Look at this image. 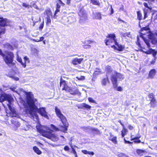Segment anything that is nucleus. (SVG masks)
<instances>
[{"mask_svg": "<svg viewBox=\"0 0 157 157\" xmlns=\"http://www.w3.org/2000/svg\"><path fill=\"white\" fill-rule=\"evenodd\" d=\"M24 93L26 95L27 102L29 107L30 117L34 121H37L39 120V117L36 113L37 112L41 116L48 119V117L45 108L41 107L38 108L35 105V102L37 101V99L34 98L32 92L24 91Z\"/></svg>", "mask_w": 157, "mask_h": 157, "instance_id": "obj_1", "label": "nucleus"}, {"mask_svg": "<svg viewBox=\"0 0 157 157\" xmlns=\"http://www.w3.org/2000/svg\"><path fill=\"white\" fill-rule=\"evenodd\" d=\"M2 92V89L0 88V101L1 102L7 101L8 103V106L10 111V116L11 117H20L19 114L16 111L15 109L12 106L11 102L13 101V99L11 96L6 94H1Z\"/></svg>", "mask_w": 157, "mask_h": 157, "instance_id": "obj_2", "label": "nucleus"}, {"mask_svg": "<svg viewBox=\"0 0 157 157\" xmlns=\"http://www.w3.org/2000/svg\"><path fill=\"white\" fill-rule=\"evenodd\" d=\"M116 36L115 34H110L109 35L108 37H107L105 40V43L106 45L110 44V43L114 42L117 47L114 45H111L112 48L115 50H117L121 51H122L124 47L121 44H118L117 40L115 39Z\"/></svg>", "mask_w": 157, "mask_h": 157, "instance_id": "obj_3", "label": "nucleus"}, {"mask_svg": "<svg viewBox=\"0 0 157 157\" xmlns=\"http://www.w3.org/2000/svg\"><path fill=\"white\" fill-rule=\"evenodd\" d=\"M14 56L13 53L11 52L6 51L5 52V55L3 58V60L8 66L10 65L16 67L15 64L13 62Z\"/></svg>", "mask_w": 157, "mask_h": 157, "instance_id": "obj_4", "label": "nucleus"}, {"mask_svg": "<svg viewBox=\"0 0 157 157\" xmlns=\"http://www.w3.org/2000/svg\"><path fill=\"white\" fill-rule=\"evenodd\" d=\"M55 111L57 116L59 118L63 124L64 127L63 131L66 132L67 130L68 124L65 116L62 113L60 110L57 107L55 108Z\"/></svg>", "mask_w": 157, "mask_h": 157, "instance_id": "obj_5", "label": "nucleus"}, {"mask_svg": "<svg viewBox=\"0 0 157 157\" xmlns=\"http://www.w3.org/2000/svg\"><path fill=\"white\" fill-rule=\"evenodd\" d=\"M124 77L121 73L116 72L114 74L112 75L111 80L112 82L113 86L116 87L117 86V81H121L123 79Z\"/></svg>", "mask_w": 157, "mask_h": 157, "instance_id": "obj_6", "label": "nucleus"}, {"mask_svg": "<svg viewBox=\"0 0 157 157\" xmlns=\"http://www.w3.org/2000/svg\"><path fill=\"white\" fill-rule=\"evenodd\" d=\"M40 132L42 134L43 136L50 139L53 141H56L58 140V138L56 136L52 134L49 132L41 130Z\"/></svg>", "mask_w": 157, "mask_h": 157, "instance_id": "obj_7", "label": "nucleus"}, {"mask_svg": "<svg viewBox=\"0 0 157 157\" xmlns=\"http://www.w3.org/2000/svg\"><path fill=\"white\" fill-rule=\"evenodd\" d=\"M78 14L80 17L79 23L81 24L84 23L87 20V17L86 13L84 9L83 8L81 9Z\"/></svg>", "mask_w": 157, "mask_h": 157, "instance_id": "obj_8", "label": "nucleus"}, {"mask_svg": "<svg viewBox=\"0 0 157 157\" xmlns=\"http://www.w3.org/2000/svg\"><path fill=\"white\" fill-rule=\"evenodd\" d=\"M66 91L70 93V94L74 95L77 94L78 93V90L77 89L73 88H70L68 87L66 89Z\"/></svg>", "mask_w": 157, "mask_h": 157, "instance_id": "obj_9", "label": "nucleus"}, {"mask_svg": "<svg viewBox=\"0 0 157 157\" xmlns=\"http://www.w3.org/2000/svg\"><path fill=\"white\" fill-rule=\"evenodd\" d=\"M95 43H96L94 41L90 40H86L83 43L85 45L83 46V47L85 49L90 48H91V45H89L90 44L92 45L93 44H95Z\"/></svg>", "mask_w": 157, "mask_h": 157, "instance_id": "obj_10", "label": "nucleus"}, {"mask_svg": "<svg viewBox=\"0 0 157 157\" xmlns=\"http://www.w3.org/2000/svg\"><path fill=\"white\" fill-rule=\"evenodd\" d=\"M9 23V21L7 19L0 17V26H1L2 27L8 25Z\"/></svg>", "mask_w": 157, "mask_h": 157, "instance_id": "obj_11", "label": "nucleus"}, {"mask_svg": "<svg viewBox=\"0 0 157 157\" xmlns=\"http://www.w3.org/2000/svg\"><path fill=\"white\" fill-rule=\"evenodd\" d=\"M156 73V70L155 69H152L150 71L147 78L153 79L155 77Z\"/></svg>", "mask_w": 157, "mask_h": 157, "instance_id": "obj_12", "label": "nucleus"}, {"mask_svg": "<svg viewBox=\"0 0 157 157\" xmlns=\"http://www.w3.org/2000/svg\"><path fill=\"white\" fill-rule=\"evenodd\" d=\"M60 87L62 90H66V88L68 87L67 86L66 81L62 78L60 80Z\"/></svg>", "mask_w": 157, "mask_h": 157, "instance_id": "obj_13", "label": "nucleus"}, {"mask_svg": "<svg viewBox=\"0 0 157 157\" xmlns=\"http://www.w3.org/2000/svg\"><path fill=\"white\" fill-rule=\"evenodd\" d=\"M82 60L83 59H78L77 58H75L72 60V63L73 65H76L78 64H80Z\"/></svg>", "mask_w": 157, "mask_h": 157, "instance_id": "obj_14", "label": "nucleus"}, {"mask_svg": "<svg viewBox=\"0 0 157 157\" xmlns=\"http://www.w3.org/2000/svg\"><path fill=\"white\" fill-rule=\"evenodd\" d=\"M24 62H23L22 60L21 62H20V63L24 68H25L26 66V63H29V60L27 56L24 57Z\"/></svg>", "mask_w": 157, "mask_h": 157, "instance_id": "obj_15", "label": "nucleus"}, {"mask_svg": "<svg viewBox=\"0 0 157 157\" xmlns=\"http://www.w3.org/2000/svg\"><path fill=\"white\" fill-rule=\"evenodd\" d=\"M136 152L137 154L140 156H142L144 154L146 153L147 152L145 150L138 149L136 150Z\"/></svg>", "mask_w": 157, "mask_h": 157, "instance_id": "obj_16", "label": "nucleus"}, {"mask_svg": "<svg viewBox=\"0 0 157 157\" xmlns=\"http://www.w3.org/2000/svg\"><path fill=\"white\" fill-rule=\"evenodd\" d=\"M94 18L100 20L101 18V14L100 12H96L93 13Z\"/></svg>", "mask_w": 157, "mask_h": 157, "instance_id": "obj_17", "label": "nucleus"}, {"mask_svg": "<svg viewBox=\"0 0 157 157\" xmlns=\"http://www.w3.org/2000/svg\"><path fill=\"white\" fill-rule=\"evenodd\" d=\"M80 107L81 108L87 109H90L91 108V106L90 105L85 103L81 104Z\"/></svg>", "mask_w": 157, "mask_h": 157, "instance_id": "obj_18", "label": "nucleus"}, {"mask_svg": "<svg viewBox=\"0 0 157 157\" xmlns=\"http://www.w3.org/2000/svg\"><path fill=\"white\" fill-rule=\"evenodd\" d=\"M106 78H103L102 81L101 83L103 85L105 86L107 84V82H109V80L108 78L107 74H106Z\"/></svg>", "mask_w": 157, "mask_h": 157, "instance_id": "obj_19", "label": "nucleus"}, {"mask_svg": "<svg viewBox=\"0 0 157 157\" xmlns=\"http://www.w3.org/2000/svg\"><path fill=\"white\" fill-rule=\"evenodd\" d=\"M33 149L34 152L38 155H40L42 153L41 151L36 146L33 147Z\"/></svg>", "mask_w": 157, "mask_h": 157, "instance_id": "obj_20", "label": "nucleus"}, {"mask_svg": "<svg viewBox=\"0 0 157 157\" xmlns=\"http://www.w3.org/2000/svg\"><path fill=\"white\" fill-rule=\"evenodd\" d=\"M68 21L71 23L76 21V19L73 15L69 16L68 18Z\"/></svg>", "mask_w": 157, "mask_h": 157, "instance_id": "obj_21", "label": "nucleus"}, {"mask_svg": "<svg viewBox=\"0 0 157 157\" xmlns=\"http://www.w3.org/2000/svg\"><path fill=\"white\" fill-rule=\"evenodd\" d=\"M11 123L17 128L20 125V123L17 121L11 120Z\"/></svg>", "mask_w": 157, "mask_h": 157, "instance_id": "obj_22", "label": "nucleus"}, {"mask_svg": "<svg viewBox=\"0 0 157 157\" xmlns=\"http://www.w3.org/2000/svg\"><path fill=\"white\" fill-rule=\"evenodd\" d=\"M117 137L116 136L112 137L111 136L109 137V139L112 141V142L114 144H117Z\"/></svg>", "mask_w": 157, "mask_h": 157, "instance_id": "obj_23", "label": "nucleus"}, {"mask_svg": "<svg viewBox=\"0 0 157 157\" xmlns=\"http://www.w3.org/2000/svg\"><path fill=\"white\" fill-rule=\"evenodd\" d=\"M140 137H136L134 138H132V139L131 140H135L134 141V142L135 143H140L141 141L140 140H139L138 139L140 138Z\"/></svg>", "mask_w": 157, "mask_h": 157, "instance_id": "obj_24", "label": "nucleus"}, {"mask_svg": "<svg viewBox=\"0 0 157 157\" xmlns=\"http://www.w3.org/2000/svg\"><path fill=\"white\" fill-rule=\"evenodd\" d=\"M140 37H141L143 39V40H144V42H145V43L147 45L148 47V48H150V44L149 40L147 39H145L143 37V36L141 35L140 36Z\"/></svg>", "mask_w": 157, "mask_h": 157, "instance_id": "obj_25", "label": "nucleus"}, {"mask_svg": "<svg viewBox=\"0 0 157 157\" xmlns=\"http://www.w3.org/2000/svg\"><path fill=\"white\" fill-rule=\"evenodd\" d=\"M105 71L108 74L110 73L112 71L111 67L109 66H107L106 67Z\"/></svg>", "mask_w": 157, "mask_h": 157, "instance_id": "obj_26", "label": "nucleus"}, {"mask_svg": "<svg viewBox=\"0 0 157 157\" xmlns=\"http://www.w3.org/2000/svg\"><path fill=\"white\" fill-rule=\"evenodd\" d=\"M127 131V130L124 127L123 128V129L121 131V135L122 137H124Z\"/></svg>", "mask_w": 157, "mask_h": 157, "instance_id": "obj_27", "label": "nucleus"}, {"mask_svg": "<svg viewBox=\"0 0 157 157\" xmlns=\"http://www.w3.org/2000/svg\"><path fill=\"white\" fill-rule=\"evenodd\" d=\"M117 156L118 157H129L126 154L123 153H119L117 155Z\"/></svg>", "mask_w": 157, "mask_h": 157, "instance_id": "obj_28", "label": "nucleus"}, {"mask_svg": "<svg viewBox=\"0 0 157 157\" xmlns=\"http://www.w3.org/2000/svg\"><path fill=\"white\" fill-rule=\"evenodd\" d=\"M91 2L94 5H100V2L99 1L97 0H91Z\"/></svg>", "mask_w": 157, "mask_h": 157, "instance_id": "obj_29", "label": "nucleus"}, {"mask_svg": "<svg viewBox=\"0 0 157 157\" xmlns=\"http://www.w3.org/2000/svg\"><path fill=\"white\" fill-rule=\"evenodd\" d=\"M5 47L7 48L8 49L11 50L13 48L12 46L8 43H6L5 45Z\"/></svg>", "mask_w": 157, "mask_h": 157, "instance_id": "obj_30", "label": "nucleus"}, {"mask_svg": "<svg viewBox=\"0 0 157 157\" xmlns=\"http://www.w3.org/2000/svg\"><path fill=\"white\" fill-rule=\"evenodd\" d=\"M137 13L138 19L140 21L142 19L141 13L140 11H137Z\"/></svg>", "mask_w": 157, "mask_h": 157, "instance_id": "obj_31", "label": "nucleus"}, {"mask_svg": "<svg viewBox=\"0 0 157 157\" xmlns=\"http://www.w3.org/2000/svg\"><path fill=\"white\" fill-rule=\"evenodd\" d=\"M151 42L153 44H157V38L155 37L151 39Z\"/></svg>", "mask_w": 157, "mask_h": 157, "instance_id": "obj_32", "label": "nucleus"}, {"mask_svg": "<svg viewBox=\"0 0 157 157\" xmlns=\"http://www.w3.org/2000/svg\"><path fill=\"white\" fill-rule=\"evenodd\" d=\"M51 128L54 131H57L59 130V129L58 128H57L56 126L52 124H51Z\"/></svg>", "mask_w": 157, "mask_h": 157, "instance_id": "obj_33", "label": "nucleus"}, {"mask_svg": "<svg viewBox=\"0 0 157 157\" xmlns=\"http://www.w3.org/2000/svg\"><path fill=\"white\" fill-rule=\"evenodd\" d=\"M136 44L140 48H141V45L140 42V40L138 37H137V40L136 42Z\"/></svg>", "mask_w": 157, "mask_h": 157, "instance_id": "obj_34", "label": "nucleus"}, {"mask_svg": "<svg viewBox=\"0 0 157 157\" xmlns=\"http://www.w3.org/2000/svg\"><path fill=\"white\" fill-rule=\"evenodd\" d=\"M148 37L151 40L153 39L155 36L153 33H151L148 35Z\"/></svg>", "mask_w": 157, "mask_h": 157, "instance_id": "obj_35", "label": "nucleus"}, {"mask_svg": "<svg viewBox=\"0 0 157 157\" xmlns=\"http://www.w3.org/2000/svg\"><path fill=\"white\" fill-rule=\"evenodd\" d=\"M76 78L78 80H83L85 79V77L83 76H81L79 77H77Z\"/></svg>", "mask_w": 157, "mask_h": 157, "instance_id": "obj_36", "label": "nucleus"}, {"mask_svg": "<svg viewBox=\"0 0 157 157\" xmlns=\"http://www.w3.org/2000/svg\"><path fill=\"white\" fill-rule=\"evenodd\" d=\"M100 73V71H95L93 73V75L94 76H96L97 75L99 74Z\"/></svg>", "mask_w": 157, "mask_h": 157, "instance_id": "obj_37", "label": "nucleus"}, {"mask_svg": "<svg viewBox=\"0 0 157 157\" xmlns=\"http://www.w3.org/2000/svg\"><path fill=\"white\" fill-rule=\"evenodd\" d=\"M51 22V20L50 19V17L48 16L47 17V24H48L50 23Z\"/></svg>", "mask_w": 157, "mask_h": 157, "instance_id": "obj_38", "label": "nucleus"}, {"mask_svg": "<svg viewBox=\"0 0 157 157\" xmlns=\"http://www.w3.org/2000/svg\"><path fill=\"white\" fill-rule=\"evenodd\" d=\"M89 101L90 102H92V103H95V101L93 99L91 98H88Z\"/></svg>", "mask_w": 157, "mask_h": 157, "instance_id": "obj_39", "label": "nucleus"}, {"mask_svg": "<svg viewBox=\"0 0 157 157\" xmlns=\"http://www.w3.org/2000/svg\"><path fill=\"white\" fill-rule=\"evenodd\" d=\"M151 104L152 103H153V104H155L156 103V101L155 100L154 98L151 99Z\"/></svg>", "mask_w": 157, "mask_h": 157, "instance_id": "obj_40", "label": "nucleus"}, {"mask_svg": "<svg viewBox=\"0 0 157 157\" xmlns=\"http://www.w3.org/2000/svg\"><path fill=\"white\" fill-rule=\"evenodd\" d=\"M92 130L93 131L96 132L98 134L99 133H100V131L97 128H94Z\"/></svg>", "mask_w": 157, "mask_h": 157, "instance_id": "obj_41", "label": "nucleus"}, {"mask_svg": "<svg viewBox=\"0 0 157 157\" xmlns=\"http://www.w3.org/2000/svg\"><path fill=\"white\" fill-rule=\"evenodd\" d=\"M11 77L13 79H14L15 80L17 81L19 79V78H18L17 77H16L13 76H11Z\"/></svg>", "mask_w": 157, "mask_h": 157, "instance_id": "obj_42", "label": "nucleus"}, {"mask_svg": "<svg viewBox=\"0 0 157 157\" xmlns=\"http://www.w3.org/2000/svg\"><path fill=\"white\" fill-rule=\"evenodd\" d=\"M64 150L66 151H68L69 150V147L67 146H66L64 148Z\"/></svg>", "mask_w": 157, "mask_h": 157, "instance_id": "obj_43", "label": "nucleus"}, {"mask_svg": "<svg viewBox=\"0 0 157 157\" xmlns=\"http://www.w3.org/2000/svg\"><path fill=\"white\" fill-rule=\"evenodd\" d=\"M148 96L150 98L152 99L154 98V95L153 94H150Z\"/></svg>", "mask_w": 157, "mask_h": 157, "instance_id": "obj_44", "label": "nucleus"}, {"mask_svg": "<svg viewBox=\"0 0 157 157\" xmlns=\"http://www.w3.org/2000/svg\"><path fill=\"white\" fill-rule=\"evenodd\" d=\"M17 60L19 63L21 62V61H22V59L18 56H17Z\"/></svg>", "mask_w": 157, "mask_h": 157, "instance_id": "obj_45", "label": "nucleus"}, {"mask_svg": "<svg viewBox=\"0 0 157 157\" xmlns=\"http://www.w3.org/2000/svg\"><path fill=\"white\" fill-rule=\"evenodd\" d=\"M88 151L86 150H82V152L85 154H87L88 153Z\"/></svg>", "mask_w": 157, "mask_h": 157, "instance_id": "obj_46", "label": "nucleus"}, {"mask_svg": "<svg viewBox=\"0 0 157 157\" xmlns=\"http://www.w3.org/2000/svg\"><path fill=\"white\" fill-rule=\"evenodd\" d=\"M144 5L145 7L147 8L148 9H150V8L148 6L147 4V3H145V2L144 3Z\"/></svg>", "mask_w": 157, "mask_h": 157, "instance_id": "obj_47", "label": "nucleus"}, {"mask_svg": "<svg viewBox=\"0 0 157 157\" xmlns=\"http://www.w3.org/2000/svg\"><path fill=\"white\" fill-rule=\"evenodd\" d=\"M43 26H44L43 24H41L39 27V29L40 30H42V29L43 28Z\"/></svg>", "mask_w": 157, "mask_h": 157, "instance_id": "obj_48", "label": "nucleus"}, {"mask_svg": "<svg viewBox=\"0 0 157 157\" xmlns=\"http://www.w3.org/2000/svg\"><path fill=\"white\" fill-rule=\"evenodd\" d=\"M5 55V53H3L2 51V50L0 49V55H1L3 57V56Z\"/></svg>", "mask_w": 157, "mask_h": 157, "instance_id": "obj_49", "label": "nucleus"}, {"mask_svg": "<svg viewBox=\"0 0 157 157\" xmlns=\"http://www.w3.org/2000/svg\"><path fill=\"white\" fill-rule=\"evenodd\" d=\"M156 59V58H154V59L151 62V64H153L155 62Z\"/></svg>", "mask_w": 157, "mask_h": 157, "instance_id": "obj_50", "label": "nucleus"}, {"mask_svg": "<svg viewBox=\"0 0 157 157\" xmlns=\"http://www.w3.org/2000/svg\"><path fill=\"white\" fill-rule=\"evenodd\" d=\"M124 140L125 144H131L132 143V142H131L129 141L126 140L125 138L124 139Z\"/></svg>", "mask_w": 157, "mask_h": 157, "instance_id": "obj_51", "label": "nucleus"}, {"mask_svg": "<svg viewBox=\"0 0 157 157\" xmlns=\"http://www.w3.org/2000/svg\"><path fill=\"white\" fill-rule=\"evenodd\" d=\"M117 90L118 91H121L122 90V89L121 86H119L117 88Z\"/></svg>", "mask_w": 157, "mask_h": 157, "instance_id": "obj_52", "label": "nucleus"}, {"mask_svg": "<svg viewBox=\"0 0 157 157\" xmlns=\"http://www.w3.org/2000/svg\"><path fill=\"white\" fill-rule=\"evenodd\" d=\"M71 147L72 148V152L73 153H75V152H76V151H75V149L71 145Z\"/></svg>", "mask_w": 157, "mask_h": 157, "instance_id": "obj_53", "label": "nucleus"}, {"mask_svg": "<svg viewBox=\"0 0 157 157\" xmlns=\"http://www.w3.org/2000/svg\"><path fill=\"white\" fill-rule=\"evenodd\" d=\"M88 153L87 154H89V155H94V153L93 152H90V151H88Z\"/></svg>", "mask_w": 157, "mask_h": 157, "instance_id": "obj_54", "label": "nucleus"}, {"mask_svg": "<svg viewBox=\"0 0 157 157\" xmlns=\"http://www.w3.org/2000/svg\"><path fill=\"white\" fill-rule=\"evenodd\" d=\"M23 6L24 7H28L29 5L26 3H23Z\"/></svg>", "mask_w": 157, "mask_h": 157, "instance_id": "obj_55", "label": "nucleus"}, {"mask_svg": "<svg viewBox=\"0 0 157 157\" xmlns=\"http://www.w3.org/2000/svg\"><path fill=\"white\" fill-rule=\"evenodd\" d=\"M111 12L110 14H111L113 13L114 11L113 10V8L112 7V6H111Z\"/></svg>", "mask_w": 157, "mask_h": 157, "instance_id": "obj_56", "label": "nucleus"}, {"mask_svg": "<svg viewBox=\"0 0 157 157\" xmlns=\"http://www.w3.org/2000/svg\"><path fill=\"white\" fill-rule=\"evenodd\" d=\"M128 128L130 130H132L133 128V127L131 125H129L128 126Z\"/></svg>", "mask_w": 157, "mask_h": 157, "instance_id": "obj_57", "label": "nucleus"}, {"mask_svg": "<svg viewBox=\"0 0 157 157\" xmlns=\"http://www.w3.org/2000/svg\"><path fill=\"white\" fill-rule=\"evenodd\" d=\"M147 17V13L146 12H144V19H145Z\"/></svg>", "mask_w": 157, "mask_h": 157, "instance_id": "obj_58", "label": "nucleus"}, {"mask_svg": "<svg viewBox=\"0 0 157 157\" xmlns=\"http://www.w3.org/2000/svg\"><path fill=\"white\" fill-rule=\"evenodd\" d=\"M59 9L56 8V10L55 12V14H56L58 12H59Z\"/></svg>", "mask_w": 157, "mask_h": 157, "instance_id": "obj_59", "label": "nucleus"}, {"mask_svg": "<svg viewBox=\"0 0 157 157\" xmlns=\"http://www.w3.org/2000/svg\"><path fill=\"white\" fill-rule=\"evenodd\" d=\"M118 122H119L120 123V124L123 127V128L124 127V124L121 122V121H119Z\"/></svg>", "mask_w": 157, "mask_h": 157, "instance_id": "obj_60", "label": "nucleus"}, {"mask_svg": "<svg viewBox=\"0 0 157 157\" xmlns=\"http://www.w3.org/2000/svg\"><path fill=\"white\" fill-rule=\"evenodd\" d=\"M157 54V52H155L153 54V56L154 57V58H156V57H155V56Z\"/></svg>", "mask_w": 157, "mask_h": 157, "instance_id": "obj_61", "label": "nucleus"}, {"mask_svg": "<svg viewBox=\"0 0 157 157\" xmlns=\"http://www.w3.org/2000/svg\"><path fill=\"white\" fill-rule=\"evenodd\" d=\"M60 5H59V4H56V8L57 9H59L60 8Z\"/></svg>", "mask_w": 157, "mask_h": 157, "instance_id": "obj_62", "label": "nucleus"}, {"mask_svg": "<svg viewBox=\"0 0 157 157\" xmlns=\"http://www.w3.org/2000/svg\"><path fill=\"white\" fill-rule=\"evenodd\" d=\"M44 39V37H41L40 38V39L39 40H40V41H42Z\"/></svg>", "mask_w": 157, "mask_h": 157, "instance_id": "obj_63", "label": "nucleus"}, {"mask_svg": "<svg viewBox=\"0 0 157 157\" xmlns=\"http://www.w3.org/2000/svg\"><path fill=\"white\" fill-rule=\"evenodd\" d=\"M73 153L75 155V157H78L77 154V153H76V151L75 152V153Z\"/></svg>", "mask_w": 157, "mask_h": 157, "instance_id": "obj_64", "label": "nucleus"}]
</instances>
